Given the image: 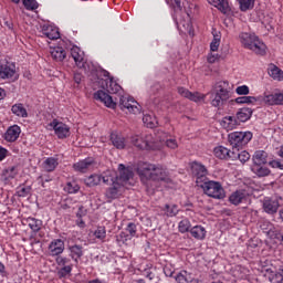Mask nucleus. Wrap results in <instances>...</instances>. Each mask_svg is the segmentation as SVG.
<instances>
[{
    "label": "nucleus",
    "mask_w": 283,
    "mask_h": 283,
    "mask_svg": "<svg viewBox=\"0 0 283 283\" xmlns=\"http://www.w3.org/2000/svg\"><path fill=\"white\" fill-rule=\"evenodd\" d=\"M137 174L142 182H147L148 180H151L153 182H166V185L171 182L169 171L160 165L148 163L139 164L137 167Z\"/></svg>",
    "instance_id": "f257e3e1"
},
{
    "label": "nucleus",
    "mask_w": 283,
    "mask_h": 283,
    "mask_svg": "<svg viewBox=\"0 0 283 283\" xmlns=\"http://www.w3.org/2000/svg\"><path fill=\"white\" fill-rule=\"evenodd\" d=\"M240 39L242 45L247 48V50H251L260 56H264V54H266V44L260 41V38H258L255 34L241 33Z\"/></svg>",
    "instance_id": "f03ea898"
},
{
    "label": "nucleus",
    "mask_w": 283,
    "mask_h": 283,
    "mask_svg": "<svg viewBox=\"0 0 283 283\" xmlns=\"http://www.w3.org/2000/svg\"><path fill=\"white\" fill-rule=\"evenodd\" d=\"M252 138L253 134L251 132H233L228 135V140L232 147V151L247 147V145L251 143Z\"/></svg>",
    "instance_id": "7ed1b4c3"
},
{
    "label": "nucleus",
    "mask_w": 283,
    "mask_h": 283,
    "mask_svg": "<svg viewBox=\"0 0 283 283\" xmlns=\"http://www.w3.org/2000/svg\"><path fill=\"white\" fill-rule=\"evenodd\" d=\"M199 187L203 189V192L206 196H209V198L222 200L226 197L224 188L219 181L206 180L203 184H200Z\"/></svg>",
    "instance_id": "20e7f679"
},
{
    "label": "nucleus",
    "mask_w": 283,
    "mask_h": 283,
    "mask_svg": "<svg viewBox=\"0 0 283 283\" xmlns=\"http://www.w3.org/2000/svg\"><path fill=\"white\" fill-rule=\"evenodd\" d=\"M0 78L2 81H19V74H17V64L8 60H0Z\"/></svg>",
    "instance_id": "39448f33"
},
{
    "label": "nucleus",
    "mask_w": 283,
    "mask_h": 283,
    "mask_svg": "<svg viewBox=\"0 0 283 283\" xmlns=\"http://www.w3.org/2000/svg\"><path fill=\"white\" fill-rule=\"evenodd\" d=\"M103 76L105 80H101L102 90L107 91L108 94H118L123 87L114 81V77H109V73L103 70Z\"/></svg>",
    "instance_id": "423d86ee"
},
{
    "label": "nucleus",
    "mask_w": 283,
    "mask_h": 283,
    "mask_svg": "<svg viewBox=\"0 0 283 283\" xmlns=\"http://www.w3.org/2000/svg\"><path fill=\"white\" fill-rule=\"evenodd\" d=\"M190 169L199 187L200 185H203L205 182H207V175L209 174V171L207 170V167H205V165L198 161H192Z\"/></svg>",
    "instance_id": "0eeeda50"
},
{
    "label": "nucleus",
    "mask_w": 283,
    "mask_h": 283,
    "mask_svg": "<svg viewBox=\"0 0 283 283\" xmlns=\"http://www.w3.org/2000/svg\"><path fill=\"white\" fill-rule=\"evenodd\" d=\"M50 127L54 129V134L55 136H57V138H60V140H63L64 138H70V126H67L65 123L53 119L50 123Z\"/></svg>",
    "instance_id": "6e6552de"
},
{
    "label": "nucleus",
    "mask_w": 283,
    "mask_h": 283,
    "mask_svg": "<svg viewBox=\"0 0 283 283\" xmlns=\"http://www.w3.org/2000/svg\"><path fill=\"white\" fill-rule=\"evenodd\" d=\"M262 207L265 213L273 216L280 209V200H277V197H265L262 200Z\"/></svg>",
    "instance_id": "1a4fd4ad"
},
{
    "label": "nucleus",
    "mask_w": 283,
    "mask_h": 283,
    "mask_svg": "<svg viewBox=\"0 0 283 283\" xmlns=\"http://www.w3.org/2000/svg\"><path fill=\"white\" fill-rule=\"evenodd\" d=\"M95 101H101V103H104L106 107H109L111 109H116V97L111 96L105 91H97L94 94Z\"/></svg>",
    "instance_id": "9d476101"
},
{
    "label": "nucleus",
    "mask_w": 283,
    "mask_h": 283,
    "mask_svg": "<svg viewBox=\"0 0 283 283\" xmlns=\"http://www.w3.org/2000/svg\"><path fill=\"white\" fill-rule=\"evenodd\" d=\"M119 107L120 109H128L132 114L138 112V102L134 97L120 96L119 97Z\"/></svg>",
    "instance_id": "9b49d317"
},
{
    "label": "nucleus",
    "mask_w": 283,
    "mask_h": 283,
    "mask_svg": "<svg viewBox=\"0 0 283 283\" xmlns=\"http://www.w3.org/2000/svg\"><path fill=\"white\" fill-rule=\"evenodd\" d=\"M211 92L224 96L226 98H231V86H229L228 81L217 82Z\"/></svg>",
    "instance_id": "f8f14e48"
},
{
    "label": "nucleus",
    "mask_w": 283,
    "mask_h": 283,
    "mask_svg": "<svg viewBox=\"0 0 283 283\" xmlns=\"http://www.w3.org/2000/svg\"><path fill=\"white\" fill-rule=\"evenodd\" d=\"M65 251V242L61 239L52 240L49 244V254L54 258L61 255Z\"/></svg>",
    "instance_id": "ddd939ff"
},
{
    "label": "nucleus",
    "mask_w": 283,
    "mask_h": 283,
    "mask_svg": "<svg viewBox=\"0 0 283 283\" xmlns=\"http://www.w3.org/2000/svg\"><path fill=\"white\" fill-rule=\"evenodd\" d=\"M118 171H119V176H115V179L122 186L125 182H129L130 178H134V171H132V169L125 167V165H123V164L118 165Z\"/></svg>",
    "instance_id": "4468645a"
},
{
    "label": "nucleus",
    "mask_w": 283,
    "mask_h": 283,
    "mask_svg": "<svg viewBox=\"0 0 283 283\" xmlns=\"http://www.w3.org/2000/svg\"><path fill=\"white\" fill-rule=\"evenodd\" d=\"M19 136H21V127L19 125H12L7 129L3 138L7 143H17Z\"/></svg>",
    "instance_id": "2eb2a0df"
},
{
    "label": "nucleus",
    "mask_w": 283,
    "mask_h": 283,
    "mask_svg": "<svg viewBox=\"0 0 283 283\" xmlns=\"http://www.w3.org/2000/svg\"><path fill=\"white\" fill-rule=\"evenodd\" d=\"M178 94H180V96H184V98H188V101H192L193 103H200V101H205L203 94H200L198 92L191 93L185 87H179Z\"/></svg>",
    "instance_id": "dca6fc26"
},
{
    "label": "nucleus",
    "mask_w": 283,
    "mask_h": 283,
    "mask_svg": "<svg viewBox=\"0 0 283 283\" xmlns=\"http://www.w3.org/2000/svg\"><path fill=\"white\" fill-rule=\"evenodd\" d=\"M92 167H94V159L92 158H85L73 165V169L80 171V174H86Z\"/></svg>",
    "instance_id": "f3484780"
},
{
    "label": "nucleus",
    "mask_w": 283,
    "mask_h": 283,
    "mask_svg": "<svg viewBox=\"0 0 283 283\" xmlns=\"http://www.w3.org/2000/svg\"><path fill=\"white\" fill-rule=\"evenodd\" d=\"M120 189H123V184L117 181L114 182L113 186L106 190L105 196L108 202H112V200H116V198L120 196Z\"/></svg>",
    "instance_id": "a211bd4d"
},
{
    "label": "nucleus",
    "mask_w": 283,
    "mask_h": 283,
    "mask_svg": "<svg viewBox=\"0 0 283 283\" xmlns=\"http://www.w3.org/2000/svg\"><path fill=\"white\" fill-rule=\"evenodd\" d=\"M263 103L266 105H283V93L265 94Z\"/></svg>",
    "instance_id": "6ab92c4d"
},
{
    "label": "nucleus",
    "mask_w": 283,
    "mask_h": 283,
    "mask_svg": "<svg viewBox=\"0 0 283 283\" xmlns=\"http://www.w3.org/2000/svg\"><path fill=\"white\" fill-rule=\"evenodd\" d=\"M71 56L74 60L77 67H80V69L85 67V57H83V53L81 51V48L73 46L71 49Z\"/></svg>",
    "instance_id": "aec40b11"
},
{
    "label": "nucleus",
    "mask_w": 283,
    "mask_h": 283,
    "mask_svg": "<svg viewBox=\"0 0 283 283\" xmlns=\"http://www.w3.org/2000/svg\"><path fill=\"white\" fill-rule=\"evenodd\" d=\"M69 251H70V258H72V260H73V262H75V264H78V260H81L82 256L84 255L83 245H81V244L70 245Z\"/></svg>",
    "instance_id": "412c9836"
},
{
    "label": "nucleus",
    "mask_w": 283,
    "mask_h": 283,
    "mask_svg": "<svg viewBox=\"0 0 283 283\" xmlns=\"http://www.w3.org/2000/svg\"><path fill=\"white\" fill-rule=\"evenodd\" d=\"M42 34L51 41H56V39H61V33L59 32V29L52 25L43 27Z\"/></svg>",
    "instance_id": "4be33fe9"
},
{
    "label": "nucleus",
    "mask_w": 283,
    "mask_h": 283,
    "mask_svg": "<svg viewBox=\"0 0 283 283\" xmlns=\"http://www.w3.org/2000/svg\"><path fill=\"white\" fill-rule=\"evenodd\" d=\"M111 143L116 147V149H125L127 146V139L118 133L111 134Z\"/></svg>",
    "instance_id": "5701e85b"
},
{
    "label": "nucleus",
    "mask_w": 283,
    "mask_h": 283,
    "mask_svg": "<svg viewBox=\"0 0 283 283\" xmlns=\"http://www.w3.org/2000/svg\"><path fill=\"white\" fill-rule=\"evenodd\" d=\"M245 198H247L245 190H237L230 195L229 202H231V205H234V207H238V205H241V202H244Z\"/></svg>",
    "instance_id": "b1692460"
},
{
    "label": "nucleus",
    "mask_w": 283,
    "mask_h": 283,
    "mask_svg": "<svg viewBox=\"0 0 283 283\" xmlns=\"http://www.w3.org/2000/svg\"><path fill=\"white\" fill-rule=\"evenodd\" d=\"M227 101H229V97H224V95H220L213 91L210 92V103L212 107H222Z\"/></svg>",
    "instance_id": "393cba45"
},
{
    "label": "nucleus",
    "mask_w": 283,
    "mask_h": 283,
    "mask_svg": "<svg viewBox=\"0 0 283 283\" xmlns=\"http://www.w3.org/2000/svg\"><path fill=\"white\" fill-rule=\"evenodd\" d=\"M231 160H240V163L244 165V163H248V160H251V154H249V151L247 150H242L241 153H240V149L232 150Z\"/></svg>",
    "instance_id": "a878e982"
},
{
    "label": "nucleus",
    "mask_w": 283,
    "mask_h": 283,
    "mask_svg": "<svg viewBox=\"0 0 283 283\" xmlns=\"http://www.w3.org/2000/svg\"><path fill=\"white\" fill-rule=\"evenodd\" d=\"M251 171L252 174H255L258 178H264L271 174V170L266 166L258 164H252Z\"/></svg>",
    "instance_id": "bb28decb"
},
{
    "label": "nucleus",
    "mask_w": 283,
    "mask_h": 283,
    "mask_svg": "<svg viewBox=\"0 0 283 283\" xmlns=\"http://www.w3.org/2000/svg\"><path fill=\"white\" fill-rule=\"evenodd\" d=\"M269 153L264 150H256L252 156L253 165H266Z\"/></svg>",
    "instance_id": "cd10ccee"
},
{
    "label": "nucleus",
    "mask_w": 283,
    "mask_h": 283,
    "mask_svg": "<svg viewBox=\"0 0 283 283\" xmlns=\"http://www.w3.org/2000/svg\"><path fill=\"white\" fill-rule=\"evenodd\" d=\"M216 158H220V160H229L231 159V154L233 151L229 150L227 147L218 146L213 150Z\"/></svg>",
    "instance_id": "c85d7f7f"
},
{
    "label": "nucleus",
    "mask_w": 283,
    "mask_h": 283,
    "mask_svg": "<svg viewBox=\"0 0 283 283\" xmlns=\"http://www.w3.org/2000/svg\"><path fill=\"white\" fill-rule=\"evenodd\" d=\"M210 6H214L218 8L222 14H227L229 12V2L227 0H207Z\"/></svg>",
    "instance_id": "c756f323"
},
{
    "label": "nucleus",
    "mask_w": 283,
    "mask_h": 283,
    "mask_svg": "<svg viewBox=\"0 0 283 283\" xmlns=\"http://www.w3.org/2000/svg\"><path fill=\"white\" fill-rule=\"evenodd\" d=\"M190 234L196 240H205L207 237V230L202 226H195L190 229Z\"/></svg>",
    "instance_id": "7c9ffc66"
},
{
    "label": "nucleus",
    "mask_w": 283,
    "mask_h": 283,
    "mask_svg": "<svg viewBox=\"0 0 283 283\" xmlns=\"http://www.w3.org/2000/svg\"><path fill=\"white\" fill-rule=\"evenodd\" d=\"M251 116H253V109L249 107H243L237 113V118L239 119V123H247V120H249Z\"/></svg>",
    "instance_id": "2f4dec72"
},
{
    "label": "nucleus",
    "mask_w": 283,
    "mask_h": 283,
    "mask_svg": "<svg viewBox=\"0 0 283 283\" xmlns=\"http://www.w3.org/2000/svg\"><path fill=\"white\" fill-rule=\"evenodd\" d=\"M51 56L54 61H57V62H62V61H65V56H66V53H65V49L64 48H61V46H57V48H54L52 49L51 51Z\"/></svg>",
    "instance_id": "473e14b6"
},
{
    "label": "nucleus",
    "mask_w": 283,
    "mask_h": 283,
    "mask_svg": "<svg viewBox=\"0 0 283 283\" xmlns=\"http://www.w3.org/2000/svg\"><path fill=\"white\" fill-rule=\"evenodd\" d=\"M59 167V159L54 157H49L43 161V169L44 171H54Z\"/></svg>",
    "instance_id": "72a5a7b5"
},
{
    "label": "nucleus",
    "mask_w": 283,
    "mask_h": 283,
    "mask_svg": "<svg viewBox=\"0 0 283 283\" xmlns=\"http://www.w3.org/2000/svg\"><path fill=\"white\" fill-rule=\"evenodd\" d=\"M277 156L280 158H282V160L274 159V160H271L269 163V165H270V167H272V169H280L281 171H283V145L280 146L279 151H277Z\"/></svg>",
    "instance_id": "f704fd0d"
},
{
    "label": "nucleus",
    "mask_w": 283,
    "mask_h": 283,
    "mask_svg": "<svg viewBox=\"0 0 283 283\" xmlns=\"http://www.w3.org/2000/svg\"><path fill=\"white\" fill-rule=\"evenodd\" d=\"M27 222L30 229L33 231V233H39V231H41V227H43V221L32 217H29L27 219Z\"/></svg>",
    "instance_id": "c9c22d12"
},
{
    "label": "nucleus",
    "mask_w": 283,
    "mask_h": 283,
    "mask_svg": "<svg viewBox=\"0 0 283 283\" xmlns=\"http://www.w3.org/2000/svg\"><path fill=\"white\" fill-rule=\"evenodd\" d=\"M268 74L271 78H274V81H283V71L275 65H270Z\"/></svg>",
    "instance_id": "e433bc0d"
},
{
    "label": "nucleus",
    "mask_w": 283,
    "mask_h": 283,
    "mask_svg": "<svg viewBox=\"0 0 283 283\" xmlns=\"http://www.w3.org/2000/svg\"><path fill=\"white\" fill-rule=\"evenodd\" d=\"M11 112L15 116H19L20 118H28V109H25V107H23V104H14L11 107Z\"/></svg>",
    "instance_id": "4c0bfd02"
},
{
    "label": "nucleus",
    "mask_w": 283,
    "mask_h": 283,
    "mask_svg": "<svg viewBox=\"0 0 283 283\" xmlns=\"http://www.w3.org/2000/svg\"><path fill=\"white\" fill-rule=\"evenodd\" d=\"M238 3L241 12H249L255 8V0H238Z\"/></svg>",
    "instance_id": "58836bf2"
},
{
    "label": "nucleus",
    "mask_w": 283,
    "mask_h": 283,
    "mask_svg": "<svg viewBox=\"0 0 283 283\" xmlns=\"http://www.w3.org/2000/svg\"><path fill=\"white\" fill-rule=\"evenodd\" d=\"M143 123L148 127L149 129H154V127L158 126V119H156V116L145 114L143 117Z\"/></svg>",
    "instance_id": "ea45409f"
},
{
    "label": "nucleus",
    "mask_w": 283,
    "mask_h": 283,
    "mask_svg": "<svg viewBox=\"0 0 283 283\" xmlns=\"http://www.w3.org/2000/svg\"><path fill=\"white\" fill-rule=\"evenodd\" d=\"M268 235L271 240H277V242L283 243V229L272 228L268 231Z\"/></svg>",
    "instance_id": "a19ab883"
},
{
    "label": "nucleus",
    "mask_w": 283,
    "mask_h": 283,
    "mask_svg": "<svg viewBox=\"0 0 283 283\" xmlns=\"http://www.w3.org/2000/svg\"><path fill=\"white\" fill-rule=\"evenodd\" d=\"M222 123H223V125H227V127H229L230 129H233V127H238V125H240L238 115L237 116H226V117H223Z\"/></svg>",
    "instance_id": "79ce46f5"
},
{
    "label": "nucleus",
    "mask_w": 283,
    "mask_h": 283,
    "mask_svg": "<svg viewBox=\"0 0 283 283\" xmlns=\"http://www.w3.org/2000/svg\"><path fill=\"white\" fill-rule=\"evenodd\" d=\"M86 187H96L101 185V175H91L84 179Z\"/></svg>",
    "instance_id": "37998d69"
},
{
    "label": "nucleus",
    "mask_w": 283,
    "mask_h": 283,
    "mask_svg": "<svg viewBox=\"0 0 283 283\" xmlns=\"http://www.w3.org/2000/svg\"><path fill=\"white\" fill-rule=\"evenodd\" d=\"M135 146L139 149H151V142L149 140V136H146V138L136 139Z\"/></svg>",
    "instance_id": "c03bdc74"
},
{
    "label": "nucleus",
    "mask_w": 283,
    "mask_h": 283,
    "mask_svg": "<svg viewBox=\"0 0 283 283\" xmlns=\"http://www.w3.org/2000/svg\"><path fill=\"white\" fill-rule=\"evenodd\" d=\"M165 216L168 218H174L175 216H178V206L177 205H165L164 208Z\"/></svg>",
    "instance_id": "a18cd8bd"
},
{
    "label": "nucleus",
    "mask_w": 283,
    "mask_h": 283,
    "mask_svg": "<svg viewBox=\"0 0 283 283\" xmlns=\"http://www.w3.org/2000/svg\"><path fill=\"white\" fill-rule=\"evenodd\" d=\"M235 103L239 105H252L253 103H258V98L255 96H241L235 98Z\"/></svg>",
    "instance_id": "49530a36"
},
{
    "label": "nucleus",
    "mask_w": 283,
    "mask_h": 283,
    "mask_svg": "<svg viewBox=\"0 0 283 283\" xmlns=\"http://www.w3.org/2000/svg\"><path fill=\"white\" fill-rule=\"evenodd\" d=\"M64 191H66V193H78V191H81V186H78L76 181H69L64 187Z\"/></svg>",
    "instance_id": "de8ad7c7"
},
{
    "label": "nucleus",
    "mask_w": 283,
    "mask_h": 283,
    "mask_svg": "<svg viewBox=\"0 0 283 283\" xmlns=\"http://www.w3.org/2000/svg\"><path fill=\"white\" fill-rule=\"evenodd\" d=\"M17 193L19 198H28L32 193V186H20Z\"/></svg>",
    "instance_id": "09e8293b"
},
{
    "label": "nucleus",
    "mask_w": 283,
    "mask_h": 283,
    "mask_svg": "<svg viewBox=\"0 0 283 283\" xmlns=\"http://www.w3.org/2000/svg\"><path fill=\"white\" fill-rule=\"evenodd\" d=\"M17 166H11L3 170V176L6 180H12V178L17 177Z\"/></svg>",
    "instance_id": "8fccbe9b"
},
{
    "label": "nucleus",
    "mask_w": 283,
    "mask_h": 283,
    "mask_svg": "<svg viewBox=\"0 0 283 283\" xmlns=\"http://www.w3.org/2000/svg\"><path fill=\"white\" fill-rule=\"evenodd\" d=\"M178 229L180 233L189 232V229H191V222L189 221V219H182L179 222Z\"/></svg>",
    "instance_id": "3c124183"
},
{
    "label": "nucleus",
    "mask_w": 283,
    "mask_h": 283,
    "mask_svg": "<svg viewBox=\"0 0 283 283\" xmlns=\"http://www.w3.org/2000/svg\"><path fill=\"white\" fill-rule=\"evenodd\" d=\"M101 180H103L104 185H114V182H117L116 176H113L112 172L101 175Z\"/></svg>",
    "instance_id": "603ef678"
},
{
    "label": "nucleus",
    "mask_w": 283,
    "mask_h": 283,
    "mask_svg": "<svg viewBox=\"0 0 283 283\" xmlns=\"http://www.w3.org/2000/svg\"><path fill=\"white\" fill-rule=\"evenodd\" d=\"M175 280L178 283H189V274L187 271H181L175 276Z\"/></svg>",
    "instance_id": "864d4df0"
},
{
    "label": "nucleus",
    "mask_w": 283,
    "mask_h": 283,
    "mask_svg": "<svg viewBox=\"0 0 283 283\" xmlns=\"http://www.w3.org/2000/svg\"><path fill=\"white\" fill-rule=\"evenodd\" d=\"M25 10H36L39 8V2L36 0H22Z\"/></svg>",
    "instance_id": "5fc2aeb1"
},
{
    "label": "nucleus",
    "mask_w": 283,
    "mask_h": 283,
    "mask_svg": "<svg viewBox=\"0 0 283 283\" xmlns=\"http://www.w3.org/2000/svg\"><path fill=\"white\" fill-rule=\"evenodd\" d=\"M126 231H127V233H128V235H129L130 238H136V233H137V231H138V228H137L136 223L129 222V223L127 224V227H126Z\"/></svg>",
    "instance_id": "6e6d98bb"
},
{
    "label": "nucleus",
    "mask_w": 283,
    "mask_h": 283,
    "mask_svg": "<svg viewBox=\"0 0 283 283\" xmlns=\"http://www.w3.org/2000/svg\"><path fill=\"white\" fill-rule=\"evenodd\" d=\"M219 48H220V35L214 34L213 40L210 43V50H211V52H218Z\"/></svg>",
    "instance_id": "4d7b16f0"
},
{
    "label": "nucleus",
    "mask_w": 283,
    "mask_h": 283,
    "mask_svg": "<svg viewBox=\"0 0 283 283\" xmlns=\"http://www.w3.org/2000/svg\"><path fill=\"white\" fill-rule=\"evenodd\" d=\"M95 238H97V240H105L106 235H107V231L105 230V227H98L95 232H94Z\"/></svg>",
    "instance_id": "13d9d810"
},
{
    "label": "nucleus",
    "mask_w": 283,
    "mask_h": 283,
    "mask_svg": "<svg viewBox=\"0 0 283 283\" xmlns=\"http://www.w3.org/2000/svg\"><path fill=\"white\" fill-rule=\"evenodd\" d=\"M272 283H282L283 282V269L279 270L276 273L272 274L270 277Z\"/></svg>",
    "instance_id": "bf43d9fd"
},
{
    "label": "nucleus",
    "mask_w": 283,
    "mask_h": 283,
    "mask_svg": "<svg viewBox=\"0 0 283 283\" xmlns=\"http://www.w3.org/2000/svg\"><path fill=\"white\" fill-rule=\"evenodd\" d=\"M72 273V265H64L62 269L57 271L59 277H67Z\"/></svg>",
    "instance_id": "052dcab7"
},
{
    "label": "nucleus",
    "mask_w": 283,
    "mask_h": 283,
    "mask_svg": "<svg viewBox=\"0 0 283 283\" xmlns=\"http://www.w3.org/2000/svg\"><path fill=\"white\" fill-rule=\"evenodd\" d=\"M55 262H56L57 266H67L66 264H70L71 260H70V258L61 256V254H60L55 259Z\"/></svg>",
    "instance_id": "680f3d73"
},
{
    "label": "nucleus",
    "mask_w": 283,
    "mask_h": 283,
    "mask_svg": "<svg viewBox=\"0 0 283 283\" xmlns=\"http://www.w3.org/2000/svg\"><path fill=\"white\" fill-rule=\"evenodd\" d=\"M133 237H130L129 234H127L126 232H120L117 237H116V241L117 242H122V244H125V242H127V240H132Z\"/></svg>",
    "instance_id": "e2e57ef3"
},
{
    "label": "nucleus",
    "mask_w": 283,
    "mask_h": 283,
    "mask_svg": "<svg viewBox=\"0 0 283 283\" xmlns=\"http://www.w3.org/2000/svg\"><path fill=\"white\" fill-rule=\"evenodd\" d=\"M237 94H239V96H247V94H249V86L247 85H242L237 87L235 90Z\"/></svg>",
    "instance_id": "0e129e2a"
},
{
    "label": "nucleus",
    "mask_w": 283,
    "mask_h": 283,
    "mask_svg": "<svg viewBox=\"0 0 283 283\" xmlns=\"http://www.w3.org/2000/svg\"><path fill=\"white\" fill-rule=\"evenodd\" d=\"M166 147H169V149H177L178 148V142H176V139H167L166 140Z\"/></svg>",
    "instance_id": "69168bd1"
},
{
    "label": "nucleus",
    "mask_w": 283,
    "mask_h": 283,
    "mask_svg": "<svg viewBox=\"0 0 283 283\" xmlns=\"http://www.w3.org/2000/svg\"><path fill=\"white\" fill-rule=\"evenodd\" d=\"M144 275L147 277V280H154L156 277V274L151 272L149 269L144 271Z\"/></svg>",
    "instance_id": "338daca9"
},
{
    "label": "nucleus",
    "mask_w": 283,
    "mask_h": 283,
    "mask_svg": "<svg viewBox=\"0 0 283 283\" xmlns=\"http://www.w3.org/2000/svg\"><path fill=\"white\" fill-rule=\"evenodd\" d=\"M218 59H220V55H218V54H210L208 56V63H216L218 61Z\"/></svg>",
    "instance_id": "774afa93"
}]
</instances>
